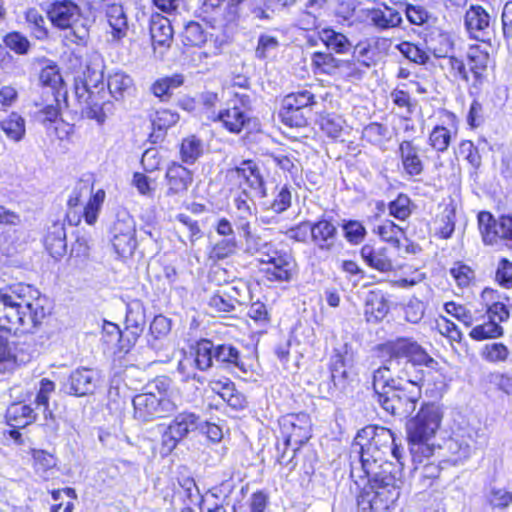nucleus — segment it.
I'll return each mask as SVG.
<instances>
[{"mask_svg": "<svg viewBox=\"0 0 512 512\" xmlns=\"http://www.w3.org/2000/svg\"><path fill=\"white\" fill-rule=\"evenodd\" d=\"M46 249L53 257L62 256L66 252V231L63 223H53L44 240Z\"/></svg>", "mask_w": 512, "mask_h": 512, "instance_id": "nucleus-31", "label": "nucleus"}, {"mask_svg": "<svg viewBox=\"0 0 512 512\" xmlns=\"http://www.w3.org/2000/svg\"><path fill=\"white\" fill-rule=\"evenodd\" d=\"M3 42L7 48L18 55H26L31 49V43L28 38L18 31L6 34Z\"/></svg>", "mask_w": 512, "mask_h": 512, "instance_id": "nucleus-54", "label": "nucleus"}, {"mask_svg": "<svg viewBox=\"0 0 512 512\" xmlns=\"http://www.w3.org/2000/svg\"><path fill=\"white\" fill-rule=\"evenodd\" d=\"M171 330V321L163 316L157 315L150 324L148 345L155 351L164 349V341Z\"/></svg>", "mask_w": 512, "mask_h": 512, "instance_id": "nucleus-32", "label": "nucleus"}, {"mask_svg": "<svg viewBox=\"0 0 512 512\" xmlns=\"http://www.w3.org/2000/svg\"><path fill=\"white\" fill-rule=\"evenodd\" d=\"M32 457L37 473L45 474L57 465L55 456L45 450H33Z\"/></svg>", "mask_w": 512, "mask_h": 512, "instance_id": "nucleus-59", "label": "nucleus"}, {"mask_svg": "<svg viewBox=\"0 0 512 512\" xmlns=\"http://www.w3.org/2000/svg\"><path fill=\"white\" fill-rule=\"evenodd\" d=\"M183 84V78L180 75L158 79L151 86V92L158 98L164 100L171 96V91Z\"/></svg>", "mask_w": 512, "mask_h": 512, "instance_id": "nucleus-47", "label": "nucleus"}, {"mask_svg": "<svg viewBox=\"0 0 512 512\" xmlns=\"http://www.w3.org/2000/svg\"><path fill=\"white\" fill-rule=\"evenodd\" d=\"M203 142L192 135L184 138L180 147V156L184 163L193 164L203 154Z\"/></svg>", "mask_w": 512, "mask_h": 512, "instance_id": "nucleus-43", "label": "nucleus"}, {"mask_svg": "<svg viewBox=\"0 0 512 512\" xmlns=\"http://www.w3.org/2000/svg\"><path fill=\"white\" fill-rule=\"evenodd\" d=\"M215 120L219 121L229 132L239 134L249 123L250 117L248 112L240 108L234 101L232 106L221 110Z\"/></svg>", "mask_w": 512, "mask_h": 512, "instance_id": "nucleus-23", "label": "nucleus"}, {"mask_svg": "<svg viewBox=\"0 0 512 512\" xmlns=\"http://www.w3.org/2000/svg\"><path fill=\"white\" fill-rule=\"evenodd\" d=\"M428 51L436 58H446L450 55L454 48L452 36L440 29L431 30L425 38Z\"/></svg>", "mask_w": 512, "mask_h": 512, "instance_id": "nucleus-25", "label": "nucleus"}, {"mask_svg": "<svg viewBox=\"0 0 512 512\" xmlns=\"http://www.w3.org/2000/svg\"><path fill=\"white\" fill-rule=\"evenodd\" d=\"M146 325L145 307L140 300H133L127 304L125 329L129 344H135L137 339L143 333Z\"/></svg>", "mask_w": 512, "mask_h": 512, "instance_id": "nucleus-20", "label": "nucleus"}, {"mask_svg": "<svg viewBox=\"0 0 512 512\" xmlns=\"http://www.w3.org/2000/svg\"><path fill=\"white\" fill-rule=\"evenodd\" d=\"M6 416L10 425L17 428L27 426L35 419L33 409L25 404H12L8 408Z\"/></svg>", "mask_w": 512, "mask_h": 512, "instance_id": "nucleus-38", "label": "nucleus"}, {"mask_svg": "<svg viewBox=\"0 0 512 512\" xmlns=\"http://www.w3.org/2000/svg\"><path fill=\"white\" fill-rule=\"evenodd\" d=\"M453 135H456V131L452 132L445 126L436 125L429 133L428 144L436 152L443 153L448 150Z\"/></svg>", "mask_w": 512, "mask_h": 512, "instance_id": "nucleus-39", "label": "nucleus"}, {"mask_svg": "<svg viewBox=\"0 0 512 512\" xmlns=\"http://www.w3.org/2000/svg\"><path fill=\"white\" fill-rule=\"evenodd\" d=\"M44 299H26L15 290L0 291V331L17 334L28 332L44 319Z\"/></svg>", "mask_w": 512, "mask_h": 512, "instance_id": "nucleus-3", "label": "nucleus"}, {"mask_svg": "<svg viewBox=\"0 0 512 512\" xmlns=\"http://www.w3.org/2000/svg\"><path fill=\"white\" fill-rule=\"evenodd\" d=\"M319 35L321 41L326 45V47L336 53L345 54L353 47L352 43L344 34L333 29H323Z\"/></svg>", "mask_w": 512, "mask_h": 512, "instance_id": "nucleus-36", "label": "nucleus"}, {"mask_svg": "<svg viewBox=\"0 0 512 512\" xmlns=\"http://www.w3.org/2000/svg\"><path fill=\"white\" fill-rule=\"evenodd\" d=\"M496 281L504 288L512 287V262L506 258H502L497 266Z\"/></svg>", "mask_w": 512, "mask_h": 512, "instance_id": "nucleus-64", "label": "nucleus"}, {"mask_svg": "<svg viewBox=\"0 0 512 512\" xmlns=\"http://www.w3.org/2000/svg\"><path fill=\"white\" fill-rule=\"evenodd\" d=\"M292 204V187L288 184L277 185L273 192V199L266 201L263 206L276 214L287 211Z\"/></svg>", "mask_w": 512, "mask_h": 512, "instance_id": "nucleus-34", "label": "nucleus"}, {"mask_svg": "<svg viewBox=\"0 0 512 512\" xmlns=\"http://www.w3.org/2000/svg\"><path fill=\"white\" fill-rule=\"evenodd\" d=\"M92 77H86L83 86L76 87V95L81 101L85 94L87 97L84 100L85 106L82 108V114L88 118L95 120L99 125H102L109 115L113 114L114 104L109 100H104L105 94L101 93L103 90V75L101 72Z\"/></svg>", "mask_w": 512, "mask_h": 512, "instance_id": "nucleus-10", "label": "nucleus"}, {"mask_svg": "<svg viewBox=\"0 0 512 512\" xmlns=\"http://www.w3.org/2000/svg\"><path fill=\"white\" fill-rule=\"evenodd\" d=\"M404 173L413 178L420 176L424 171V163L420 156V147L411 140H403L398 148Z\"/></svg>", "mask_w": 512, "mask_h": 512, "instance_id": "nucleus-21", "label": "nucleus"}, {"mask_svg": "<svg viewBox=\"0 0 512 512\" xmlns=\"http://www.w3.org/2000/svg\"><path fill=\"white\" fill-rule=\"evenodd\" d=\"M280 432L284 439V449L277 460L282 465H287L293 459L296 451L311 437L310 418L305 413L288 414L280 421Z\"/></svg>", "mask_w": 512, "mask_h": 512, "instance_id": "nucleus-9", "label": "nucleus"}, {"mask_svg": "<svg viewBox=\"0 0 512 512\" xmlns=\"http://www.w3.org/2000/svg\"><path fill=\"white\" fill-rule=\"evenodd\" d=\"M313 63L323 73L333 75L341 67L343 61L335 58L331 53L316 52L313 54Z\"/></svg>", "mask_w": 512, "mask_h": 512, "instance_id": "nucleus-57", "label": "nucleus"}, {"mask_svg": "<svg viewBox=\"0 0 512 512\" xmlns=\"http://www.w3.org/2000/svg\"><path fill=\"white\" fill-rule=\"evenodd\" d=\"M338 238L337 227L327 219L312 223V242L321 251H331Z\"/></svg>", "mask_w": 512, "mask_h": 512, "instance_id": "nucleus-22", "label": "nucleus"}, {"mask_svg": "<svg viewBox=\"0 0 512 512\" xmlns=\"http://www.w3.org/2000/svg\"><path fill=\"white\" fill-rule=\"evenodd\" d=\"M271 158L277 167L283 172L289 173L291 177H295L299 172V161L294 152H276L271 154Z\"/></svg>", "mask_w": 512, "mask_h": 512, "instance_id": "nucleus-49", "label": "nucleus"}, {"mask_svg": "<svg viewBox=\"0 0 512 512\" xmlns=\"http://www.w3.org/2000/svg\"><path fill=\"white\" fill-rule=\"evenodd\" d=\"M459 154L468 162L472 171V177L477 176V171L482 165V157L478 148L470 140H463L459 145Z\"/></svg>", "mask_w": 512, "mask_h": 512, "instance_id": "nucleus-45", "label": "nucleus"}, {"mask_svg": "<svg viewBox=\"0 0 512 512\" xmlns=\"http://www.w3.org/2000/svg\"><path fill=\"white\" fill-rule=\"evenodd\" d=\"M54 26L64 31V39L73 44H84L89 37L88 21L79 7L71 1L56 2L48 12Z\"/></svg>", "mask_w": 512, "mask_h": 512, "instance_id": "nucleus-8", "label": "nucleus"}, {"mask_svg": "<svg viewBox=\"0 0 512 512\" xmlns=\"http://www.w3.org/2000/svg\"><path fill=\"white\" fill-rule=\"evenodd\" d=\"M385 475L365 477L370 489L363 491L357 499L359 512H390L400 496L403 484L401 468L386 465Z\"/></svg>", "mask_w": 512, "mask_h": 512, "instance_id": "nucleus-6", "label": "nucleus"}, {"mask_svg": "<svg viewBox=\"0 0 512 512\" xmlns=\"http://www.w3.org/2000/svg\"><path fill=\"white\" fill-rule=\"evenodd\" d=\"M134 417L142 422H149L162 418L174 410V404L163 397L156 395L152 390L137 394L133 400Z\"/></svg>", "mask_w": 512, "mask_h": 512, "instance_id": "nucleus-13", "label": "nucleus"}, {"mask_svg": "<svg viewBox=\"0 0 512 512\" xmlns=\"http://www.w3.org/2000/svg\"><path fill=\"white\" fill-rule=\"evenodd\" d=\"M469 69L477 81H480L489 63V53L479 45H472L467 52Z\"/></svg>", "mask_w": 512, "mask_h": 512, "instance_id": "nucleus-35", "label": "nucleus"}, {"mask_svg": "<svg viewBox=\"0 0 512 512\" xmlns=\"http://www.w3.org/2000/svg\"><path fill=\"white\" fill-rule=\"evenodd\" d=\"M351 453L359 458L358 465H351V477L364 479L385 475L386 465H402L401 449L395 443L393 432L385 427L366 426L352 444Z\"/></svg>", "mask_w": 512, "mask_h": 512, "instance_id": "nucleus-1", "label": "nucleus"}, {"mask_svg": "<svg viewBox=\"0 0 512 512\" xmlns=\"http://www.w3.org/2000/svg\"><path fill=\"white\" fill-rule=\"evenodd\" d=\"M42 85L57 89L62 84V77L56 64H48L39 75Z\"/></svg>", "mask_w": 512, "mask_h": 512, "instance_id": "nucleus-63", "label": "nucleus"}, {"mask_svg": "<svg viewBox=\"0 0 512 512\" xmlns=\"http://www.w3.org/2000/svg\"><path fill=\"white\" fill-rule=\"evenodd\" d=\"M179 120V115L171 110L162 109L155 112L151 118L153 133L151 137L159 138L171 126L175 125Z\"/></svg>", "mask_w": 512, "mask_h": 512, "instance_id": "nucleus-40", "label": "nucleus"}, {"mask_svg": "<svg viewBox=\"0 0 512 512\" xmlns=\"http://www.w3.org/2000/svg\"><path fill=\"white\" fill-rule=\"evenodd\" d=\"M363 17L368 26L379 32L399 27L403 21L401 13L385 3L365 9Z\"/></svg>", "mask_w": 512, "mask_h": 512, "instance_id": "nucleus-16", "label": "nucleus"}, {"mask_svg": "<svg viewBox=\"0 0 512 512\" xmlns=\"http://www.w3.org/2000/svg\"><path fill=\"white\" fill-rule=\"evenodd\" d=\"M464 25L471 38L489 42L492 35L491 16L480 5H471L465 13Z\"/></svg>", "mask_w": 512, "mask_h": 512, "instance_id": "nucleus-17", "label": "nucleus"}, {"mask_svg": "<svg viewBox=\"0 0 512 512\" xmlns=\"http://www.w3.org/2000/svg\"><path fill=\"white\" fill-rule=\"evenodd\" d=\"M245 244L247 252L258 254L260 258H268L272 254L275 255L277 251L272 242L263 239L255 233L245 241Z\"/></svg>", "mask_w": 512, "mask_h": 512, "instance_id": "nucleus-46", "label": "nucleus"}, {"mask_svg": "<svg viewBox=\"0 0 512 512\" xmlns=\"http://www.w3.org/2000/svg\"><path fill=\"white\" fill-rule=\"evenodd\" d=\"M353 48V58L364 67H371L377 58L376 42L364 40L358 42Z\"/></svg>", "mask_w": 512, "mask_h": 512, "instance_id": "nucleus-41", "label": "nucleus"}, {"mask_svg": "<svg viewBox=\"0 0 512 512\" xmlns=\"http://www.w3.org/2000/svg\"><path fill=\"white\" fill-rule=\"evenodd\" d=\"M403 56L417 64L427 63L429 57L418 46L410 42H402L397 46Z\"/></svg>", "mask_w": 512, "mask_h": 512, "instance_id": "nucleus-62", "label": "nucleus"}, {"mask_svg": "<svg viewBox=\"0 0 512 512\" xmlns=\"http://www.w3.org/2000/svg\"><path fill=\"white\" fill-rule=\"evenodd\" d=\"M100 382L99 373L90 368H77L63 383V391L71 396L82 397L93 394Z\"/></svg>", "mask_w": 512, "mask_h": 512, "instance_id": "nucleus-15", "label": "nucleus"}, {"mask_svg": "<svg viewBox=\"0 0 512 512\" xmlns=\"http://www.w3.org/2000/svg\"><path fill=\"white\" fill-rule=\"evenodd\" d=\"M470 337L477 341L490 338H498L503 335V328L497 321L488 319L483 324L476 325L469 333Z\"/></svg>", "mask_w": 512, "mask_h": 512, "instance_id": "nucleus-48", "label": "nucleus"}, {"mask_svg": "<svg viewBox=\"0 0 512 512\" xmlns=\"http://www.w3.org/2000/svg\"><path fill=\"white\" fill-rule=\"evenodd\" d=\"M236 303H240L230 292L216 293L209 299V306L216 312L228 313L235 309Z\"/></svg>", "mask_w": 512, "mask_h": 512, "instance_id": "nucleus-56", "label": "nucleus"}, {"mask_svg": "<svg viewBox=\"0 0 512 512\" xmlns=\"http://www.w3.org/2000/svg\"><path fill=\"white\" fill-rule=\"evenodd\" d=\"M149 30L154 46H170L173 39V28L167 17L158 13L153 14L149 21Z\"/></svg>", "mask_w": 512, "mask_h": 512, "instance_id": "nucleus-24", "label": "nucleus"}, {"mask_svg": "<svg viewBox=\"0 0 512 512\" xmlns=\"http://www.w3.org/2000/svg\"><path fill=\"white\" fill-rule=\"evenodd\" d=\"M329 369L332 386L329 385L328 391L333 395L334 391L345 389L348 379L345 356L340 350L334 349L330 357Z\"/></svg>", "mask_w": 512, "mask_h": 512, "instance_id": "nucleus-27", "label": "nucleus"}, {"mask_svg": "<svg viewBox=\"0 0 512 512\" xmlns=\"http://www.w3.org/2000/svg\"><path fill=\"white\" fill-rule=\"evenodd\" d=\"M105 15L111 34L114 40H121L126 37L128 32V18L124 7L118 3H110L106 5Z\"/></svg>", "mask_w": 512, "mask_h": 512, "instance_id": "nucleus-26", "label": "nucleus"}, {"mask_svg": "<svg viewBox=\"0 0 512 512\" xmlns=\"http://www.w3.org/2000/svg\"><path fill=\"white\" fill-rule=\"evenodd\" d=\"M105 193L103 190H98L93 196L89 198L88 203L84 207L83 215L85 221L89 225H93L98 217V212L104 201Z\"/></svg>", "mask_w": 512, "mask_h": 512, "instance_id": "nucleus-60", "label": "nucleus"}, {"mask_svg": "<svg viewBox=\"0 0 512 512\" xmlns=\"http://www.w3.org/2000/svg\"><path fill=\"white\" fill-rule=\"evenodd\" d=\"M1 128L9 139L19 142L25 135V120L22 116L13 112L1 121Z\"/></svg>", "mask_w": 512, "mask_h": 512, "instance_id": "nucleus-42", "label": "nucleus"}, {"mask_svg": "<svg viewBox=\"0 0 512 512\" xmlns=\"http://www.w3.org/2000/svg\"><path fill=\"white\" fill-rule=\"evenodd\" d=\"M443 413L435 403H425L415 417L407 423L410 453L414 464L433 455L434 448L429 444L440 428Z\"/></svg>", "mask_w": 512, "mask_h": 512, "instance_id": "nucleus-7", "label": "nucleus"}, {"mask_svg": "<svg viewBox=\"0 0 512 512\" xmlns=\"http://www.w3.org/2000/svg\"><path fill=\"white\" fill-rule=\"evenodd\" d=\"M478 229L484 245L499 246L502 243L512 242V216L501 215L495 218L488 211H481L477 215Z\"/></svg>", "mask_w": 512, "mask_h": 512, "instance_id": "nucleus-11", "label": "nucleus"}, {"mask_svg": "<svg viewBox=\"0 0 512 512\" xmlns=\"http://www.w3.org/2000/svg\"><path fill=\"white\" fill-rule=\"evenodd\" d=\"M423 381L378 367L372 372V387L381 407L392 415L407 417L422 397Z\"/></svg>", "mask_w": 512, "mask_h": 512, "instance_id": "nucleus-2", "label": "nucleus"}, {"mask_svg": "<svg viewBox=\"0 0 512 512\" xmlns=\"http://www.w3.org/2000/svg\"><path fill=\"white\" fill-rule=\"evenodd\" d=\"M389 214L394 218L404 221L411 215V200L405 194H399L388 205Z\"/></svg>", "mask_w": 512, "mask_h": 512, "instance_id": "nucleus-55", "label": "nucleus"}, {"mask_svg": "<svg viewBox=\"0 0 512 512\" xmlns=\"http://www.w3.org/2000/svg\"><path fill=\"white\" fill-rule=\"evenodd\" d=\"M445 311L457 320L461 321L466 327L471 326L482 317L477 311L472 312L467 307L455 302L446 303Z\"/></svg>", "mask_w": 512, "mask_h": 512, "instance_id": "nucleus-50", "label": "nucleus"}, {"mask_svg": "<svg viewBox=\"0 0 512 512\" xmlns=\"http://www.w3.org/2000/svg\"><path fill=\"white\" fill-rule=\"evenodd\" d=\"M110 241L118 256L126 258L133 254L137 246L136 226L127 211H119L110 228Z\"/></svg>", "mask_w": 512, "mask_h": 512, "instance_id": "nucleus-12", "label": "nucleus"}, {"mask_svg": "<svg viewBox=\"0 0 512 512\" xmlns=\"http://www.w3.org/2000/svg\"><path fill=\"white\" fill-rule=\"evenodd\" d=\"M449 452L455 456V461L467 459L472 451V446L468 440L461 437H452L446 443Z\"/></svg>", "mask_w": 512, "mask_h": 512, "instance_id": "nucleus-58", "label": "nucleus"}, {"mask_svg": "<svg viewBox=\"0 0 512 512\" xmlns=\"http://www.w3.org/2000/svg\"><path fill=\"white\" fill-rule=\"evenodd\" d=\"M360 254L365 263L373 269L380 272H390L393 270L392 260L385 247L375 248L372 245L366 244L361 248Z\"/></svg>", "mask_w": 512, "mask_h": 512, "instance_id": "nucleus-28", "label": "nucleus"}, {"mask_svg": "<svg viewBox=\"0 0 512 512\" xmlns=\"http://www.w3.org/2000/svg\"><path fill=\"white\" fill-rule=\"evenodd\" d=\"M261 263L268 267L265 269L267 279L270 281H290L294 268V261L291 254L283 251H276L275 255L268 258H259Z\"/></svg>", "mask_w": 512, "mask_h": 512, "instance_id": "nucleus-19", "label": "nucleus"}, {"mask_svg": "<svg viewBox=\"0 0 512 512\" xmlns=\"http://www.w3.org/2000/svg\"><path fill=\"white\" fill-rule=\"evenodd\" d=\"M377 233L383 241L390 243L395 248L400 249L401 240L405 238L404 230L390 220H386L377 227Z\"/></svg>", "mask_w": 512, "mask_h": 512, "instance_id": "nucleus-44", "label": "nucleus"}, {"mask_svg": "<svg viewBox=\"0 0 512 512\" xmlns=\"http://www.w3.org/2000/svg\"><path fill=\"white\" fill-rule=\"evenodd\" d=\"M226 178L238 181L240 186L245 184L254 197L263 199L268 195L264 176L253 160H244L239 166L228 169Z\"/></svg>", "mask_w": 512, "mask_h": 512, "instance_id": "nucleus-14", "label": "nucleus"}, {"mask_svg": "<svg viewBox=\"0 0 512 512\" xmlns=\"http://www.w3.org/2000/svg\"><path fill=\"white\" fill-rule=\"evenodd\" d=\"M316 103L315 96L307 89L299 90L286 95L282 101V107L289 110H310Z\"/></svg>", "mask_w": 512, "mask_h": 512, "instance_id": "nucleus-37", "label": "nucleus"}, {"mask_svg": "<svg viewBox=\"0 0 512 512\" xmlns=\"http://www.w3.org/2000/svg\"><path fill=\"white\" fill-rule=\"evenodd\" d=\"M345 121L336 114L322 115L319 119L321 130L330 138L337 139L341 136Z\"/></svg>", "mask_w": 512, "mask_h": 512, "instance_id": "nucleus-51", "label": "nucleus"}, {"mask_svg": "<svg viewBox=\"0 0 512 512\" xmlns=\"http://www.w3.org/2000/svg\"><path fill=\"white\" fill-rule=\"evenodd\" d=\"M202 421L200 416L193 413L184 411L177 414L172 422L169 424L175 434L181 439L185 438L189 433L196 431L201 426Z\"/></svg>", "mask_w": 512, "mask_h": 512, "instance_id": "nucleus-33", "label": "nucleus"}, {"mask_svg": "<svg viewBox=\"0 0 512 512\" xmlns=\"http://www.w3.org/2000/svg\"><path fill=\"white\" fill-rule=\"evenodd\" d=\"M193 350L194 359L185 358L178 365V371L183 374L185 381L193 379L201 382L198 374L192 369L193 365L200 371H206L214 365L225 368L237 367L245 371L240 352L232 344H215L209 339H201Z\"/></svg>", "mask_w": 512, "mask_h": 512, "instance_id": "nucleus-5", "label": "nucleus"}, {"mask_svg": "<svg viewBox=\"0 0 512 512\" xmlns=\"http://www.w3.org/2000/svg\"><path fill=\"white\" fill-rule=\"evenodd\" d=\"M237 241L235 236L228 237L217 242L211 251V258L221 260L235 253Z\"/></svg>", "mask_w": 512, "mask_h": 512, "instance_id": "nucleus-61", "label": "nucleus"}, {"mask_svg": "<svg viewBox=\"0 0 512 512\" xmlns=\"http://www.w3.org/2000/svg\"><path fill=\"white\" fill-rule=\"evenodd\" d=\"M384 350L388 358L381 368L396 374L424 382V371L421 367L436 369L438 362L416 341L409 338H398L385 344Z\"/></svg>", "mask_w": 512, "mask_h": 512, "instance_id": "nucleus-4", "label": "nucleus"}, {"mask_svg": "<svg viewBox=\"0 0 512 512\" xmlns=\"http://www.w3.org/2000/svg\"><path fill=\"white\" fill-rule=\"evenodd\" d=\"M107 87L115 100H122L132 94L134 82L130 75L123 71H114L108 74Z\"/></svg>", "mask_w": 512, "mask_h": 512, "instance_id": "nucleus-30", "label": "nucleus"}, {"mask_svg": "<svg viewBox=\"0 0 512 512\" xmlns=\"http://www.w3.org/2000/svg\"><path fill=\"white\" fill-rule=\"evenodd\" d=\"M26 21L31 33L39 40H43L48 36L46 28V20L44 16L35 8H31L26 12Z\"/></svg>", "mask_w": 512, "mask_h": 512, "instance_id": "nucleus-52", "label": "nucleus"}, {"mask_svg": "<svg viewBox=\"0 0 512 512\" xmlns=\"http://www.w3.org/2000/svg\"><path fill=\"white\" fill-rule=\"evenodd\" d=\"M193 182V174L179 163H172L165 173V196L179 200L186 196Z\"/></svg>", "mask_w": 512, "mask_h": 512, "instance_id": "nucleus-18", "label": "nucleus"}, {"mask_svg": "<svg viewBox=\"0 0 512 512\" xmlns=\"http://www.w3.org/2000/svg\"><path fill=\"white\" fill-rule=\"evenodd\" d=\"M389 311L388 302L381 291H369L365 298L364 315L368 322L382 320Z\"/></svg>", "mask_w": 512, "mask_h": 512, "instance_id": "nucleus-29", "label": "nucleus"}, {"mask_svg": "<svg viewBox=\"0 0 512 512\" xmlns=\"http://www.w3.org/2000/svg\"><path fill=\"white\" fill-rule=\"evenodd\" d=\"M181 36L182 42L186 46H200L206 42V34L202 26L194 21L184 27Z\"/></svg>", "mask_w": 512, "mask_h": 512, "instance_id": "nucleus-53", "label": "nucleus"}]
</instances>
